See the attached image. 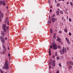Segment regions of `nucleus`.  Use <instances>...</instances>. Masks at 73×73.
<instances>
[{
	"instance_id": "1",
	"label": "nucleus",
	"mask_w": 73,
	"mask_h": 73,
	"mask_svg": "<svg viewBox=\"0 0 73 73\" xmlns=\"http://www.w3.org/2000/svg\"><path fill=\"white\" fill-rule=\"evenodd\" d=\"M8 61H6L4 64V68L5 69H7V70L9 69V67L8 65Z\"/></svg>"
},
{
	"instance_id": "2",
	"label": "nucleus",
	"mask_w": 73,
	"mask_h": 73,
	"mask_svg": "<svg viewBox=\"0 0 73 73\" xmlns=\"http://www.w3.org/2000/svg\"><path fill=\"white\" fill-rule=\"evenodd\" d=\"M52 47L53 49H54V50H56L57 49V44H54L53 46H50V48L51 49H52Z\"/></svg>"
},
{
	"instance_id": "3",
	"label": "nucleus",
	"mask_w": 73,
	"mask_h": 73,
	"mask_svg": "<svg viewBox=\"0 0 73 73\" xmlns=\"http://www.w3.org/2000/svg\"><path fill=\"white\" fill-rule=\"evenodd\" d=\"M0 39L2 42L3 44H4V43H5V40H4V37H3V36H0Z\"/></svg>"
},
{
	"instance_id": "4",
	"label": "nucleus",
	"mask_w": 73,
	"mask_h": 73,
	"mask_svg": "<svg viewBox=\"0 0 73 73\" xmlns=\"http://www.w3.org/2000/svg\"><path fill=\"white\" fill-rule=\"evenodd\" d=\"M3 16H4V15L1 12V11H0V22H1V21H2L1 17H3Z\"/></svg>"
},
{
	"instance_id": "5",
	"label": "nucleus",
	"mask_w": 73,
	"mask_h": 73,
	"mask_svg": "<svg viewBox=\"0 0 73 73\" xmlns=\"http://www.w3.org/2000/svg\"><path fill=\"white\" fill-rule=\"evenodd\" d=\"M3 5L4 6H5V3L4 1H0V5Z\"/></svg>"
},
{
	"instance_id": "6",
	"label": "nucleus",
	"mask_w": 73,
	"mask_h": 73,
	"mask_svg": "<svg viewBox=\"0 0 73 73\" xmlns=\"http://www.w3.org/2000/svg\"><path fill=\"white\" fill-rule=\"evenodd\" d=\"M52 59H50L49 63V65L50 66H51V65H52Z\"/></svg>"
},
{
	"instance_id": "7",
	"label": "nucleus",
	"mask_w": 73,
	"mask_h": 73,
	"mask_svg": "<svg viewBox=\"0 0 73 73\" xmlns=\"http://www.w3.org/2000/svg\"><path fill=\"white\" fill-rule=\"evenodd\" d=\"M8 18H6L5 21V24H7V21H8Z\"/></svg>"
},
{
	"instance_id": "8",
	"label": "nucleus",
	"mask_w": 73,
	"mask_h": 73,
	"mask_svg": "<svg viewBox=\"0 0 73 73\" xmlns=\"http://www.w3.org/2000/svg\"><path fill=\"white\" fill-rule=\"evenodd\" d=\"M51 19L52 20V22H53V23L55 22V18L53 17H52Z\"/></svg>"
},
{
	"instance_id": "9",
	"label": "nucleus",
	"mask_w": 73,
	"mask_h": 73,
	"mask_svg": "<svg viewBox=\"0 0 73 73\" xmlns=\"http://www.w3.org/2000/svg\"><path fill=\"white\" fill-rule=\"evenodd\" d=\"M5 27H6V24H3L2 25V29L5 28Z\"/></svg>"
},
{
	"instance_id": "10",
	"label": "nucleus",
	"mask_w": 73,
	"mask_h": 73,
	"mask_svg": "<svg viewBox=\"0 0 73 73\" xmlns=\"http://www.w3.org/2000/svg\"><path fill=\"white\" fill-rule=\"evenodd\" d=\"M58 42H59L60 43H61V42H62V40H61V39L60 38H59V39H58Z\"/></svg>"
},
{
	"instance_id": "11",
	"label": "nucleus",
	"mask_w": 73,
	"mask_h": 73,
	"mask_svg": "<svg viewBox=\"0 0 73 73\" xmlns=\"http://www.w3.org/2000/svg\"><path fill=\"white\" fill-rule=\"evenodd\" d=\"M49 54L50 56V55H51V50L50 48L49 49Z\"/></svg>"
},
{
	"instance_id": "12",
	"label": "nucleus",
	"mask_w": 73,
	"mask_h": 73,
	"mask_svg": "<svg viewBox=\"0 0 73 73\" xmlns=\"http://www.w3.org/2000/svg\"><path fill=\"white\" fill-rule=\"evenodd\" d=\"M17 54L18 55H20L21 54V51H19L17 52Z\"/></svg>"
},
{
	"instance_id": "13",
	"label": "nucleus",
	"mask_w": 73,
	"mask_h": 73,
	"mask_svg": "<svg viewBox=\"0 0 73 73\" xmlns=\"http://www.w3.org/2000/svg\"><path fill=\"white\" fill-rule=\"evenodd\" d=\"M3 30L4 32H7V30H6V28H4V29H2Z\"/></svg>"
},
{
	"instance_id": "14",
	"label": "nucleus",
	"mask_w": 73,
	"mask_h": 73,
	"mask_svg": "<svg viewBox=\"0 0 73 73\" xmlns=\"http://www.w3.org/2000/svg\"><path fill=\"white\" fill-rule=\"evenodd\" d=\"M56 13L57 16H58V15H59V13H60V12L58 11H57L56 12Z\"/></svg>"
},
{
	"instance_id": "15",
	"label": "nucleus",
	"mask_w": 73,
	"mask_h": 73,
	"mask_svg": "<svg viewBox=\"0 0 73 73\" xmlns=\"http://www.w3.org/2000/svg\"><path fill=\"white\" fill-rule=\"evenodd\" d=\"M1 34L2 36H4V31H2L1 32Z\"/></svg>"
},
{
	"instance_id": "16",
	"label": "nucleus",
	"mask_w": 73,
	"mask_h": 73,
	"mask_svg": "<svg viewBox=\"0 0 73 73\" xmlns=\"http://www.w3.org/2000/svg\"><path fill=\"white\" fill-rule=\"evenodd\" d=\"M69 68V69H72V66H70Z\"/></svg>"
},
{
	"instance_id": "17",
	"label": "nucleus",
	"mask_w": 73,
	"mask_h": 73,
	"mask_svg": "<svg viewBox=\"0 0 73 73\" xmlns=\"http://www.w3.org/2000/svg\"><path fill=\"white\" fill-rule=\"evenodd\" d=\"M50 31L51 33V34H52V32H53V31H52V29H50Z\"/></svg>"
},
{
	"instance_id": "18",
	"label": "nucleus",
	"mask_w": 73,
	"mask_h": 73,
	"mask_svg": "<svg viewBox=\"0 0 73 73\" xmlns=\"http://www.w3.org/2000/svg\"><path fill=\"white\" fill-rule=\"evenodd\" d=\"M55 60H53L52 62V64H55Z\"/></svg>"
},
{
	"instance_id": "19",
	"label": "nucleus",
	"mask_w": 73,
	"mask_h": 73,
	"mask_svg": "<svg viewBox=\"0 0 73 73\" xmlns=\"http://www.w3.org/2000/svg\"><path fill=\"white\" fill-rule=\"evenodd\" d=\"M52 66H56V64H55V63L52 64Z\"/></svg>"
},
{
	"instance_id": "20",
	"label": "nucleus",
	"mask_w": 73,
	"mask_h": 73,
	"mask_svg": "<svg viewBox=\"0 0 73 73\" xmlns=\"http://www.w3.org/2000/svg\"><path fill=\"white\" fill-rule=\"evenodd\" d=\"M56 58L58 59V60H60V57H59V56H57L56 57Z\"/></svg>"
},
{
	"instance_id": "21",
	"label": "nucleus",
	"mask_w": 73,
	"mask_h": 73,
	"mask_svg": "<svg viewBox=\"0 0 73 73\" xmlns=\"http://www.w3.org/2000/svg\"><path fill=\"white\" fill-rule=\"evenodd\" d=\"M67 29H66L64 30V31L65 32H66H66H67Z\"/></svg>"
},
{
	"instance_id": "22",
	"label": "nucleus",
	"mask_w": 73,
	"mask_h": 73,
	"mask_svg": "<svg viewBox=\"0 0 73 73\" xmlns=\"http://www.w3.org/2000/svg\"><path fill=\"white\" fill-rule=\"evenodd\" d=\"M60 13H61V14H63V12H62V11H60Z\"/></svg>"
},
{
	"instance_id": "23",
	"label": "nucleus",
	"mask_w": 73,
	"mask_h": 73,
	"mask_svg": "<svg viewBox=\"0 0 73 73\" xmlns=\"http://www.w3.org/2000/svg\"><path fill=\"white\" fill-rule=\"evenodd\" d=\"M70 64H71V65H73V62H70Z\"/></svg>"
},
{
	"instance_id": "24",
	"label": "nucleus",
	"mask_w": 73,
	"mask_h": 73,
	"mask_svg": "<svg viewBox=\"0 0 73 73\" xmlns=\"http://www.w3.org/2000/svg\"><path fill=\"white\" fill-rule=\"evenodd\" d=\"M60 4H59V3L57 4V7H59V6H60Z\"/></svg>"
},
{
	"instance_id": "25",
	"label": "nucleus",
	"mask_w": 73,
	"mask_h": 73,
	"mask_svg": "<svg viewBox=\"0 0 73 73\" xmlns=\"http://www.w3.org/2000/svg\"><path fill=\"white\" fill-rule=\"evenodd\" d=\"M1 53L2 55L4 54V52H3V51H1Z\"/></svg>"
},
{
	"instance_id": "26",
	"label": "nucleus",
	"mask_w": 73,
	"mask_h": 73,
	"mask_svg": "<svg viewBox=\"0 0 73 73\" xmlns=\"http://www.w3.org/2000/svg\"><path fill=\"white\" fill-rule=\"evenodd\" d=\"M0 71L2 73H4V72L1 70L0 69Z\"/></svg>"
},
{
	"instance_id": "27",
	"label": "nucleus",
	"mask_w": 73,
	"mask_h": 73,
	"mask_svg": "<svg viewBox=\"0 0 73 73\" xmlns=\"http://www.w3.org/2000/svg\"><path fill=\"white\" fill-rule=\"evenodd\" d=\"M66 41H69V40H68V38H66Z\"/></svg>"
},
{
	"instance_id": "28",
	"label": "nucleus",
	"mask_w": 73,
	"mask_h": 73,
	"mask_svg": "<svg viewBox=\"0 0 73 73\" xmlns=\"http://www.w3.org/2000/svg\"><path fill=\"white\" fill-rule=\"evenodd\" d=\"M69 21L71 22L72 21V19L70 18H69Z\"/></svg>"
},
{
	"instance_id": "29",
	"label": "nucleus",
	"mask_w": 73,
	"mask_h": 73,
	"mask_svg": "<svg viewBox=\"0 0 73 73\" xmlns=\"http://www.w3.org/2000/svg\"><path fill=\"white\" fill-rule=\"evenodd\" d=\"M55 55L56 56H57V52H55Z\"/></svg>"
},
{
	"instance_id": "30",
	"label": "nucleus",
	"mask_w": 73,
	"mask_h": 73,
	"mask_svg": "<svg viewBox=\"0 0 73 73\" xmlns=\"http://www.w3.org/2000/svg\"><path fill=\"white\" fill-rule=\"evenodd\" d=\"M67 42L68 44H69H69H70V42H69V40H68V41H67Z\"/></svg>"
},
{
	"instance_id": "31",
	"label": "nucleus",
	"mask_w": 73,
	"mask_h": 73,
	"mask_svg": "<svg viewBox=\"0 0 73 73\" xmlns=\"http://www.w3.org/2000/svg\"><path fill=\"white\" fill-rule=\"evenodd\" d=\"M70 4H71V5L72 6H73V3H72V2H71L70 3Z\"/></svg>"
},
{
	"instance_id": "32",
	"label": "nucleus",
	"mask_w": 73,
	"mask_h": 73,
	"mask_svg": "<svg viewBox=\"0 0 73 73\" xmlns=\"http://www.w3.org/2000/svg\"><path fill=\"white\" fill-rule=\"evenodd\" d=\"M59 66H60V67H61V63H59Z\"/></svg>"
},
{
	"instance_id": "33",
	"label": "nucleus",
	"mask_w": 73,
	"mask_h": 73,
	"mask_svg": "<svg viewBox=\"0 0 73 73\" xmlns=\"http://www.w3.org/2000/svg\"><path fill=\"white\" fill-rule=\"evenodd\" d=\"M69 36H71V35H72V34H71V33H69Z\"/></svg>"
},
{
	"instance_id": "34",
	"label": "nucleus",
	"mask_w": 73,
	"mask_h": 73,
	"mask_svg": "<svg viewBox=\"0 0 73 73\" xmlns=\"http://www.w3.org/2000/svg\"><path fill=\"white\" fill-rule=\"evenodd\" d=\"M56 34L55 33L54 34L53 36H56Z\"/></svg>"
},
{
	"instance_id": "35",
	"label": "nucleus",
	"mask_w": 73,
	"mask_h": 73,
	"mask_svg": "<svg viewBox=\"0 0 73 73\" xmlns=\"http://www.w3.org/2000/svg\"><path fill=\"white\" fill-rule=\"evenodd\" d=\"M53 37L54 39H56V36H53Z\"/></svg>"
},
{
	"instance_id": "36",
	"label": "nucleus",
	"mask_w": 73,
	"mask_h": 73,
	"mask_svg": "<svg viewBox=\"0 0 73 73\" xmlns=\"http://www.w3.org/2000/svg\"><path fill=\"white\" fill-rule=\"evenodd\" d=\"M55 15L54 14V15H53L52 16V17H55Z\"/></svg>"
},
{
	"instance_id": "37",
	"label": "nucleus",
	"mask_w": 73,
	"mask_h": 73,
	"mask_svg": "<svg viewBox=\"0 0 73 73\" xmlns=\"http://www.w3.org/2000/svg\"><path fill=\"white\" fill-rule=\"evenodd\" d=\"M67 50H69V47H67Z\"/></svg>"
},
{
	"instance_id": "38",
	"label": "nucleus",
	"mask_w": 73,
	"mask_h": 73,
	"mask_svg": "<svg viewBox=\"0 0 73 73\" xmlns=\"http://www.w3.org/2000/svg\"><path fill=\"white\" fill-rule=\"evenodd\" d=\"M55 58V56H52V58Z\"/></svg>"
},
{
	"instance_id": "39",
	"label": "nucleus",
	"mask_w": 73,
	"mask_h": 73,
	"mask_svg": "<svg viewBox=\"0 0 73 73\" xmlns=\"http://www.w3.org/2000/svg\"><path fill=\"white\" fill-rule=\"evenodd\" d=\"M8 56L9 57H10V53H9L8 54Z\"/></svg>"
},
{
	"instance_id": "40",
	"label": "nucleus",
	"mask_w": 73,
	"mask_h": 73,
	"mask_svg": "<svg viewBox=\"0 0 73 73\" xmlns=\"http://www.w3.org/2000/svg\"><path fill=\"white\" fill-rule=\"evenodd\" d=\"M66 48H64V51H66Z\"/></svg>"
},
{
	"instance_id": "41",
	"label": "nucleus",
	"mask_w": 73,
	"mask_h": 73,
	"mask_svg": "<svg viewBox=\"0 0 73 73\" xmlns=\"http://www.w3.org/2000/svg\"><path fill=\"white\" fill-rule=\"evenodd\" d=\"M3 48H4V49H5V46H3Z\"/></svg>"
},
{
	"instance_id": "42",
	"label": "nucleus",
	"mask_w": 73,
	"mask_h": 73,
	"mask_svg": "<svg viewBox=\"0 0 73 73\" xmlns=\"http://www.w3.org/2000/svg\"><path fill=\"white\" fill-rule=\"evenodd\" d=\"M62 51L64 52V51H65V49L63 48Z\"/></svg>"
},
{
	"instance_id": "43",
	"label": "nucleus",
	"mask_w": 73,
	"mask_h": 73,
	"mask_svg": "<svg viewBox=\"0 0 73 73\" xmlns=\"http://www.w3.org/2000/svg\"><path fill=\"white\" fill-rule=\"evenodd\" d=\"M58 48L59 49V48H60V46H58Z\"/></svg>"
},
{
	"instance_id": "44",
	"label": "nucleus",
	"mask_w": 73,
	"mask_h": 73,
	"mask_svg": "<svg viewBox=\"0 0 73 73\" xmlns=\"http://www.w3.org/2000/svg\"><path fill=\"white\" fill-rule=\"evenodd\" d=\"M48 25H49V24H50V23H49V21H48Z\"/></svg>"
},
{
	"instance_id": "45",
	"label": "nucleus",
	"mask_w": 73,
	"mask_h": 73,
	"mask_svg": "<svg viewBox=\"0 0 73 73\" xmlns=\"http://www.w3.org/2000/svg\"><path fill=\"white\" fill-rule=\"evenodd\" d=\"M8 28H9V27H8V26H7V30L8 29Z\"/></svg>"
},
{
	"instance_id": "46",
	"label": "nucleus",
	"mask_w": 73,
	"mask_h": 73,
	"mask_svg": "<svg viewBox=\"0 0 73 73\" xmlns=\"http://www.w3.org/2000/svg\"><path fill=\"white\" fill-rule=\"evenodd\" d=\"M5 49V51H6V50H7V49H6V48H4Z\"/></svg>"
},
{
	"instance_id": "47",
	"label": "nucleus",
	"mask_w": 73,
	"mask_h": 73,
	"mask_svg": "<svg viewBox=\"0 0 73 73\" xmlns=\"http://www.w3.org/2000/svg\"><path fill=\"white\" fill-rule=\"evenodd\" d=\"M56 73H59V71H57Z\"/></svg>"
},
{
	"instance_id": "48",
	"label": "nucleus",
	"mask_w": 73,
	"mask_h": 73,
	"mask_svg": "<svg viewBox=\"0 0 73 73\" xmlns=\"http://www.w3.org/2000/svg\"><path fill=\"white\" fill-rule=\"evenodd\" d=\"M52 9H50V12H52Z\"/></svg>"
},
{
	"instance_id": "49",
	"label": "nucleus",
	"mask_w": 73,
	"mask_h": 73,
	"mask_svg": "<svg viewBox=\"0 0 73 73\" xmlns=\"http://www.w3.org/2000/svg\"><path fill=\"white\" fill-rule=\"evenodd\" d=\"M57 38H58V39L59 38H59V37L58 36H57Z\"/></svg>"
},
{
	"instance_id": "50",
	"label": "nucleus",
	"mask_w": 73,
	"mask_h": 73,
	"mask_svg": "<svg viewBox=\"0 0 73 73\" xmlns=\"http://www.w3.org/2000/svg\"><path fill=\"white\" fill-rule=\"evenodd\" d=\"M59 33H62V31H59Z\"/></svg>"
},
{
	"instance_id": "51",
	"label": "nucleus",
	"mask_w": 73,
	"mask_h": 73,
	"mask_svg": "<svg viewBox=\"0 0 73 73\" xmlns=\"http://www.w3.org/2000/svg\"><path fill=\"white\" fill-rule=\"evenodd\" d=\"M5 40H7V38L5 37Z\"/></svg>"
},
{
	"instance_id": "52",
	"label": "nucleus",
	"mask_w": 73,
	"mask_h": 73,
	"mask_svg": "<svg viewBox=\"0 0 73 73\" xmlns=\"http://www.w3.org/2000/svg\"><path fill=\"white\" fill-rule=\"evenodd\" d=\"M55 20H56V21H57V18L55 19Z\"/></svg>"
},
{
	"instance_id": "53",
	"label": "nucleus",
	"mask_w": 73,
	"mask_h": 73,
	"mask_svg": "<svg viewBox=\"0 0 73 73\" xmlns=\"http://www.w3.org/2000/svg\"><path fill=\"white\" fill-rule=\"evenodd\" d=\"M68 62H69V61L67 62V65H68Z\"/></svg>"
},
{
	"instance_id": "54",
	"label": "nucleus",
	"mask_w": 73,
	"mask_h": 73,
	"mask_svg": "<svg viewBox=\"0 0 73 73\" xmlns=\"http://www.w3.org/2000/svg\"><path fill=\"white\" fill-rule=\"evenodd\" d=\"M64 17H62V20H64Z\"/></svg>"
},
{
	"instance_id": "55",
	"label": "nucleus",
	"mask_w": 73,
	"mask_h": 73,
	"mask_svg": "<svg viewBox=\"0 0 73 73\" xmlns=\"http://www.w3.org/2000/svg\"><path fill=\"white\" fill-rule=\"evenodd\" d=\"M62 53H63V54H64V51H62Z\"/></svg>"
},
{
	"instance_id": "56",
	"label": "nucleus",
	"mask_w": 73,
	"mask_h": 73,
	"mask_svg": "<svg viewBox=\"0 0 73 73\" xmlns=\"http://www.w3.org/2000/svg\"><path fill=\"white\" fill-rule=\"evenodd\" d=\"M67 4H69V2H67Z\"/></svg>"
},
{
	"instance_id": "57",
	"label": "nucleus",
	"mask_w": 73,
	"mask_h": 73,
	"mask_svg": "<svg viewBox=\"0 0 73 73\" xmlns=\"http://www.w3.org/2000/svg\"><path fill=\"white\" fill-rule=\"evenodd\" d=\"M48 2L49 4V3H50V0H48Z\"/></svg>"
},
{
	"instance_id": "58",
	"label": "nucleus",
	"mask_w": 73,
	"mask_h": 73,
	"mask_svg": "<svg viewBox=\"0 0 73 73\" xmlns=\"http://www.w3.org/2000/svg\"><path fill=\"white\" fill-rule=\"evenodd\" d=\"M49 19H50V17L49 16Z\"/></svg>"
},
{
	"instance_id": "59",
	"label": "nucleus",
	"mask_w": 73,
	"mask_h": 73,
	"mask_svg": "<svg viewBox=\"0 0 73 73\" xmlns=\"http://www.w3.org/2000/svg\"><path fill=\"white\" fill-rule=\"evenodd\" d=\"M55 3H57V1H56V0H55Z\"/></svg>"
},
{
	"instance_id": "60",
	"label": "nucleus",
	"mask_w": 73,
	"mask_h": 73,
	"mask_svg": "<svg viewBox=\"0 0 73 73\" xmlns=\"http://www.w3.org/2000/svg\"><path fill=\"white\" fill-rule=\"evenodd\" d=\"M49 23H50V24H51V21H50Z\"/></svg>"
},
{
	"instance_id": "61",
	"label": "nucleus",
	"mask_w": 73,
	"mask_h": 73,
	"mask_svg": "<svg viewBox=\"0 0 73 73\" xmlns=\"http://www.w3.org/2000/svg\"><path fill=\"white\" fill-rule=\"evenodd\" d=\"M58 11H60V9H58Z\"/></svg>"
},
{
	"instance_id": "62",
	"label": "nucleus",
	"mask_w": 73,
	"mask_h": 73,
	"mask_svg": "<svg viewBox=\"0 0 73 73\" xmlns=\"http://www.w3.org/2000/svg\"><path fill=\"white\" fill-rule=\"evenodd\" d=\"M49 68H50H50H51V66H49Z\"/></svg>"
},
{
	"instance_id": "63",
	"label": "nucleus",
	"mask_w": 73,
	"mask_h": 73,
	"mask_svg": "<svg viewBox=\"0 0 73 73\" xmlns=\"http://www.w3.org/2000/svg\"><path fill=\"white\" fill-rule=\"evenodd\" d=\"M64 52H65V53H66V51H64Z\"/></svg>"
},
{
	"instance_id": "64",
	"label": "nucleus",
	"mask_w": 73,
	"mask_h": 73,
	"mask_svg": "<svg viewBox=\"0 0 73 73\" xmlns=\"http://www.w3.org/2000/svg\"><path fill=\"white\" fill-rule=\"evenodd\" d=\"M7 25H9V23H7Z\"/></svg>"
}]
</instances>
